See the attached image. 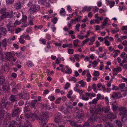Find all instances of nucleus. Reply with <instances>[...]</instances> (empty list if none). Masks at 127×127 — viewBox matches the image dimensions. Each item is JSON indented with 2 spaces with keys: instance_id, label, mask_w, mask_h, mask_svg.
Instances as JSON below:
<instances>
[{
  "instance_id": "423d86ee",
  "label": "nucleus",
  "mask_w": 127,
  "mask_h": 127,
  "mask_svg": "<svg viewBox=\"0 0 127 127\" xmlns=\"http://www.w3.org/2000/svg\"><path fill=\"white\" fill-rule=\"evenodd\" d=\"M120 115H126L127 116V108L125 106H121L119 109Z\"/></svg>"
},
{
  "instance_id": "de8ad7c7",
  "label": "nucleus",
  "mask_w": 127,
  "mask_h": 127,
  "mask_svg": "<svg viewBox=\"0 0 127 127\" xmlns=\"http://www.w3.org/2000/svg\"><path fill=\"white\" fill-rule=\"evenodd\" d=\"M57 18L55 17L53 19H52V22L54 24H55L57 22Z\"/></svg>"
},
{
  "instance_id": "f704fd0d",
  "label": "nucleus",
  "mask_w": 127,
  "mask_h": 127,
  "mask_svg": "<svg viewBox=\"0 0 127 127\" xmlns=\"http://www.w3.org/2000/svg\"><path fill=\"white\" fill-rule=\"evenodd\" d=\"M65 11L64 9L62 8L60 10V13L61 15H64L65 13Z\"/></svg>"
},
{
  "instance_id": "603ef678",
  "label": "nucleus",
  "mask_w": 127,
  "mask_h": 127,
  "mask_svg": "<svg viewBox=\"0 0 127 127\" xmlns=\"http://www.w3.org/2000/svg\"><path fill=\"white\" fill-rule=\"evenodd\" d=\"M21 30V29L20 28L15 29V33L17 34L18 33L20 32Z\"/></svg>"
},
{
  "instance_id": "4468645a",
  "label": "nucleus",
  "mask_w": 127,
  "mask_h": 127,
  "mask_svg": "<svg viewBox=\"0 0 127 127\" xmlns=\"http://www.w3.org/2000/svg\"><path fill=\"white\" fill-rule=\"evenodd\" d=\"M19 89L18 87V85L13 86L12 91L15 94L18 92V90Z\"/></svg>"
},
{
  "instance_id": "bf43d9fd",
  "label": "nucleus",
  "mask_w": 127,
  "mask_h": 127,
  "mask_svg": "<svg viewBox=\"0 0 127 127\" xmlns=\"http://www.w3.org/2000/svg\"><path fill=\"white\" fill-rule=\"evenodd\" d=\"M24 104V102L22 100H20L18 102L19 105L20 106H22Z\"/></svg>"
},
{
  "instance_id": "ddd939ff",
  "label": "nucleus",
  "mask_w": 127,
  "mask_h": 127,
  "mask_svg": "<svg viewBox=\"0 0 127 127\" xmlns=\"http://www.w3.org/2000/svg\"><path fill=\"white\" fill-rule=\"evenodd\" d=\"M37 102V100L36 99H35L34 100H32L31 102L30 103V107L32 109H35L36 108L35 107V104Z\"/></svg>"
},
{
  "instance_id": "864d4df0",
  "label": "nucleus",
  "mask_w": 127,
  "mask_h": 127,
  "mask_svg": "<svg viewBox=\"0 0 127 127\" xmlns=\"http://www.w3.org/2000/svg\"><path fill=\"white\" fill-rule=\"evenodd\" d=\"M90 40V39L89 38H87L85 40L83 41V44H84L88 42H89Z\"/></svg>"
},
{
  "instance_id": "39448f33",
  "label": "nucleus",
  "mask_w": 127,
  "mask_h": 127,
  "mask_svg": "<svg viewBox=\"0 0 127 127\" xmlns=\"http://www.w3.org/2000/svg\"><path fill=\"white\" fill-rule=\"evenodd\" d=\"M54 118L55 122L57 123H59L62 121V115L59 113H56L54 115Z\"/></svg>"
},
{
  "instance_id": "c9c22d12",
  "label": "nucleus",
  "mask_w": 127,
  "mask_h": 127,
  "mask_svg": "<svg viewBox=\"0 0 127 127\" xmlns=\"http://www.w3.org/2000/svg\"><path fill=\"white\" fill-rule=\"evenodd\" d=\"M108 18H106L103 20V22L102 23L103 25L104 26H105L107 24L108 21Z\"/></svg>"
},
{
  "instance_id": "79ce46f5",
  "label": "nucleus",
  "mask_w": 127,
  "mask_h": 127,
  "mask_svg": "<svg viewBox=\"0 0 127 127\" xmlns=\"http://www.w3.org/2000/svg\"><path fill=\"white\" fill-rule=\"evenodd\" d=\"M70 86V84L69 83H67L65 86V87H64V89H67Z\"/></svg>"
},
{
  "instance_id": "a18cd8bd",
  "label": "nucleus",
  "mask_w": 127,
  "mask_h": 127,
  "mask_svg": "<svg viewBox=\"0 0 127 127\" xmlns=\"http://www.w3.org/2000/svg\"><path fill=\"white\" fill-rule=\"evenodd\" d=\"M119 86L120 89H122L125 87V84L124 83H121L119 85Z\"/></svg>"
},
{
  "instance_id": "393cba45",
  "label": "nucleus",
  "mask_w": 127,
  "mask_h": 127,
  "mask_svg": "<svg viewBox=\"0 0 127 127\" xmlns=\"http://www.w3.org/2000/svg\"><path fill=\"white\" fill-rule=\"evenodd\" d=\"M70 124L73 127H75L77 124L76 122L75 121H70Z\"/></svg>"
},
{
  "instance_id": "4c0bfd02",
  "label": "nucleus",
  "mask_w": 127,
  "mask_h": 127,
  "mask_svg": "<svg viewBox=\"0 0 127 127\" xmlns=\"http://www.w3.org/2000/svg\"><path fill=\"white\" fill-rule=\"evenodd\" d=\"M67 71H65V72L66 73L68 74H70L72 73V70L71 69L69 68L68 69H66Z\"/></svg>"
},
{
  "instance_id": "2f4dec72",
  "label": "nucleus",
  "mask_w": 127,
  "mask_h": 127,
  "mask_svg": "<svg viewBox=\"0 0 127 127\" xmlns=\"http://www.w3.org/2000/svg\"><path fill=\"white\" fill-rule=\"evenodd\" d=\"M73 108V106L68 105L67 106L66 109V110L68 112H69Z\"/></svg>"
},
{
  "instance_id": "9b49d317",
  "label": "nucleus",
  "mask_w": 127,
  "mask_h": 127,
  "mask_svg": "<svg viewBox=\"0 0 127 127\" xmlns=\"http://www.w3.org/2000/svg\"><path fill=\"white\" fill-rule=\"evenodd\" d=\"M10 104V102L8 101H2L1 102V104L0 105V108L1 109L6 108L7 110V108L6 107V106L7 104Z\"/></svg>"
},
{
  "instance_id": "6e6d98bb",
  "label": "nucleus",
  "mask_w": 127,
  "mask_h": 127,
  "mask_svg": "<svg viewBox=\"0 0 127 127\" xmlns=\"http://www.w3.org/2000/svg\"><path fill=\"white\" fill-rule=\"evenodd\" d=\"M104 43L107 46H109L110 45V43L108 40H105Z\"/></svg>"
},
{
  "instance_id": "a19ab883",
  "label": "nucleus",
  "mask_w": 127,
  "mask_h": 127,
  "mask_svg": "<svg viewBox=\"0 0 127 127\" xmlns=\"http://www.w3.org/2000/svg\"><path fill=\"white\" fill-rule=\"evenodd\" d=\"M8 123V121L7 120L6 118L4 119L3 121V124L5 125H8L7 124Z\"/></svg>"
},
{
  "instance_id": "09e8293b",
  "label": "nucleus",
  "mask_w": 127,
  "mask_h": 127,
  "mask_svg": "<svg viewBox=\"0 0 127 127\" xmlns=\"http://www.w3.org/2000/svg\"><path fill=\"white\" fill-rule=\"evenodd\" d=\"M116 30H112L111 32L113 34H114L115 33H116L117 32L119 31V29L118 28H116Z\"/></svg>"
},
{
  "instance_id": "37998d69",
  "label": "nucleus",
  "mask_w": 127,
  "mask_h": 127,
  "mask_svg": "<svg viewBox=\"0 0 127 127\" xmlns=\"http://www.w3.org/2000/svg\"><path fill=\"white\" fill-rule=\"evenodd\" d=\"M61 98L59 97L55 101V103L56 104L59 103L60 102V101L61 100Z\"/></svg>"
},
{
  "instance_id": "774afa93",
  "label": "nucleus",
  "mask_w": 127,
  "mask_h": 127,
  "mask_svg": "<svg viewBox=\"0 0 127 127\" xmlns=\"http://www.w3.org/2000/svg\"><path fill=\"white\" fill-rule=\"evenodd\" d=\"M67 10L69 12H71L72 11V10L70 6H67Z\"/></svg>"
},
{
  "instance_id": "7ed1b4c3",
  "label": "nucleus",
  "mask_w": 127,
  "mask_h": 127,
  "mask_svg": "<svg viewBox=\"0 0 127 127\" xmlns=\"http://www.w3.org/2000/svg\"><path fill=\"white\" fill-rule=\"evenodd\" d=\"M76 115L77 121L78 123H80L82 121L83 117L84 115L83 110H79V113L76 112Z\"/></svg>"
},
{
  "instance_id": "b1692460",
  "label": "nucleus",
  "mask_w": 127,
  "mask_h": 127,
  "mask_svg": "<svg viewBox=\"0 0 127 127\" xmlns=\"http://www.w3.org/2000/svg\"><path fill=\"white\" fill-rule=\"evenodd\" d=\"M105 127H113V124L109 122H106L104 124Z\"/></svg>"
},
{
  "instance_id": "ea45409f",
  "label": "nucleus",
  "mask_w": 127,
  "mask_h": 127,
  "mask_svg": "<svg viewBox=\"0 0 127 127\" xmlns=\"http://www.w3.org/2000/svg\"><path fill=\"white\" fill-rule=\"evenodd\" d=\"M27 17L26 16H24L22 19L23 22H26Z\"/></svg>"
},
{
  "instance_id": "13d9d810",
  "label": "nucleus",
  "mask_w": 127,
  "mask_h": 127,
  "mask_svg": "<svg viewBox=\"0 0 127 127\" xmlns=\"http://www.w3.org/2000/svg\"><path fill=\"white\" fill-rule=\"evenodd\" d=\"M114 71H116L117 72H119L121 71V68L120 67H118L117 68H114Z\"/></svg>"
},
{
  "instance_id": "e2e57ef3",
  "label": "nucleus",
  "mask_w": 127,
  "mask_h": 127,
  "mask_svg": "<svg viewBox=\"0 0 127 127\" xmlns=\"http://www.w3.org/2000/svg\"><path fill=\"white\" fill-rule=\"evenodd\" d=\"M86 96H92V97L94 96V95H93L92 94H91L89 93H86Z\"/></svg>"
},
{
  "instance_id": "c756f323",
  "label": "nucleus",
  "mask_w": 127,
  "mask_h": 127,
  "mask_svg": "<svg viewBox=\"0 0 127 127\" xmlns=\"http://www.w3.org/2000/svg\"><path fill=\"white\" fill-rule=\"evenodd\" d=\"M120 94V93H116L115 92H114L113 93L111 97L113 98H115L117 97L118 95H119Z\"/></svg>"
},
{
  "instance_id": "69168bd1",
  "label": "nucleus",
  "mask_w": 127,
  "mask_h": 127,
  "mask_svg": "<svg viewBox=\"0 0 127 127\" xmlns=\"http://www.w3.org/2000/svg\"><path fill=\"white\" fill-rule=\"evenodd\" d=\"M122 44L125 46H127V41L125 40L123 41L122 43Z\"/></svg>"
},
{
  "instance_id": "5fc2aeb1",
  "label": "nucleus",
  "mask_w": 127,
  "mask_h": 127,
  "mask_svg": "<svg viewBox=\"0 0 127 127\" xmlns=\"http://www.w3.org/2000/svg\"><path fill=\"white\" fill-rule=\"evenodd\" d=\"M98 63L97 62H96L95 61H94L92 63L93 66L94 67H95L97 66Z\"/></svg>"
},
{
  "instance_id": "f03ea898",
  "label": "nucleus",
  "mask_w": 127,
  "mask_h": 127,
  "mask_svg": "<svg viewBox=\"0 0 127 127\" xmlns=\"http://www.w3.org/2000/svg\"><path fill=\"white\" fill-rule=\"evenodd\" d=\"M48 118V116L44 112H43L38 117V120H40L39 122V123L41 125H43L45 124V121L47 120Z\"/></svg>"
},
{
  "instance_id": "f8f14e48",
  "label": "nucleus",
  "mask_w": 127,
  "mask_h": 127,
  "mask_svg": "<svg viewBox=\"0 0 127 127\" xmlns=\"http://www.w3.org/2000/svg\"><path fill=\"white\" fill-rule=\"evenodd\" d=\"M14 56L12 52H8L6 53V58L7 60L10 61V59Z\"/></svg>"
},
{
  "instance_id": "f257e3e1",
  "label": "nucleus",
  "mask_w": 127,
  "mask_h": 127,
  "mask_svg": "<svg viewBox=\"0 0 127 127\" xmlns=\"http://www.w3.org/2000/svg\"><path fill=\"white\" fill-rule=\"evenodd\" d=\"M110 110V108L109 106L102 107L101 106L98 105L96 107L95 110H91L90 112L92 115V117L95 120H96V119L100 117L101 112L103 111L105 113H108Z\"/></svg>"
},
{
  "instance_id": "7c9ffc66",
  "label": "nucleus",
  "mask_w": 127,
  "mask_h": 127,
  "mask_svg": "<svg viewBox=\"0 0 127 127\" xmlns=\"http://www.w3.org/2000/svg\"><path fill=\"white\" fill-rule=\"evenodd\" d=\"M5 81V79L4 76H3L0 78V85L3 84Z\"/></svg>"
},
{
  "instance_id": "0eeeda50",
  "label": "nucleus",
  "mask_w": 127,
  "mask_h": 127,
  "mask_svg": "<svg viewBox=\"0 0 127 127\" xmlns=\"http://www.w3.org/2000/svg\"><path fill=\"white\" fill-rule=\"evenodd\" d=\"M13 13L12 11L10 13L8 12H5L0 16V18L1 20H3L5 18L12 17L13 16Z\"/></svg>"
},
{
  "instance_id": "4be33fe9",
  "label": "nucleus",
  "mask_w": 127,
  "mask_h": 127,
  "mask_svg": "<svg viewBox=\"0 0 127 127\" xmlns=\"http://www.w3.org/2000/svg\"><path fill=\"white\" fill-rule=\"evenodd\" d=\"M78 83L81 84V87H84L86 85V83L83 80L80 81L78 82Z\"/></svg>"
},
{
  "instance_id": "338daca9",
  "label": "nucleus",
  "mask_w": 127,
  "mask_h": 127,
  "mask_svg": "<svg viewBox=\"0 0 127 127\" xmlns=\"http://www.w3.org/2000/svg\"><path fill=\"white\" fill-rule=\"evenodd\" d=\"M8 87L7 85H4L2 87V88L3 90L4 91L7 90V89H8Z\"/></svg>"
},
{
  "instance_id": "49530a36",
  "label": "nucleus",
  "mask_w": 127,
  "mask_h": 127,
  "mask_svg": "<svg viewBox=\"0 0 127 127\" xmlns=\"http://www.w3.org/2000/svg\"><path fill=\"white\" fill-rule=\"evenodd\" d=\"M27 66L29 67H31L33 65V64L32 63V62L31 61H29L27 63Z\"/></svg>"
},
{
  "instance_id": "1a4fd4ad",
  "label": "nucleus",
  "mask_w": 127,
  "mask_h": 127,
  "mask_svg": "<svg viewBox=\"0 0 127 127\" xmlns=\"http://www.w3.org/2000/svg\"><path fill=\"white\" fill-rule=\"evenodd\" d=\"M21 125L15 121L12 120L10 123L8 127H21Z\"/></svg>"
},
{
  "instance_id": "c03bdc74",
  "label": "nucleus",
  "mask_w": 127,
  "mask_h": 127,
  "mask_svg": "<svg viewBox=\"0 0 127 127\" xmlns=\"http://www.w3.org/2000/svg\"><path fill=\"white\" fill-rule=\"evenodd\" d=\"M74 56L77 61H79V57L80 55H79L78 54H74Z\"/></svg>"
},
{
  "instance_id": "6e6552de",
  "label": "nucleus",
  "mask_w": 127,
  "mask_h": 127,
  "mask_svg": "<svg viewBox=\"0 0 127 127\" xmlns=\"http://www.w3.org/2000/svg\"><path fill=\"white\" fill-rule=\"evenodd\" d=\"M25 117L26 118L28 119V120H26L28 123H30L29 120H31V119L29 120V119L31 118L32 119V121L33 120L32 119H36L38 120V117L36 114H29L27 115H25Z\"/></svg>"
},
{
  "instance_id": "0e129e2a",
  "label": "nucleus",
  "mask_w": 127,
  "mask_h": 127,
  "mask_svg": "<svg viewBox=\"0 0 127 127\" xmlns=\"http://www.w3.org/2000/svg\"><path fill=\"white\" fill-rule=\"evenodd\" d=\"M113 88H112V90H118L119 89L118 88L117 86H116L114 85H113Z\"/></svg>"
},
{
  "instance_id": "f3484780",
  "label": "nucleus",
  "mask_w": 127,
  "mask_h": 127,
  "mask_svg": "<svg viewBox=\"0 0 127 127\" xmlns=\"http://www.w3.org/2000/svg\"><path fill=\"white\" fill-rule=\"evenodd\" d=\"M21 5L20 2H19L15 4L14 5V7L16 9L18 10L21 8Z\"/></svg>"
},
{
  "instance_id": "412c9836",
  "label": "nucleus",
  "mask_w": 127,
  "mask_h": 127,
  "mask_svg": "<svg viewBox=\"0 0 127 127\" xmlns=\"http://www.w3.org/2000/svg\"><path fill=\"white\" fill-rule=\"evenodd\" d=\"M52 106V104H50L48 103H47L45 105L44 107L50 110L51 109V107Z\"/></svg>"
},
{
  "instance_id": "9d476101",
  "label": "nucleus",
  "mask_w": 127,
  "mask_h": 127,
  "mask_svg": "<svg viewBox=\"0 0 127 127\" xmlns=\"http://www.w3.org/2000/svg\"><path fill=\"white\" fill-rule=\"evenodd\" d=\"M20 112V109H14L12 113V117L13 118L18 117Z\"/></svg>"
},
{
  "instance_id": "8fccbe9b",
  "label": "nucleus",
  "mask_w": 127,
  "mask_h": 127,
  "mask_svg": "<svg viewBox=\"0 0 127 127\" xmlns=\"http://www.w3.org/2000/svg\"><path fill=\"white\" fill-rule=\"evenodd\" d=\"M89 126V123L86 122L82 126V127H88Z\"/></svg>"
},
{
  "instance_id": "5701e85b",
  "label": "nucleus",
  "mask_w": 127,
  "mask_h": 127,
  "mask_svg": "<svg viewBox=\"0 0 127 127\" xmlns=\"http://www.w3.org/2000/svg\"><path fill=\"white\" fill-rule=\"evenodd\" d=\"M8 41V40L7 41L6 39L5 38L2 40V45L4 47H6L7 45V42Z\"/></svg>"
},
{
  "instance_id": "e433bc0d",
  "label": "nucleus",
  "mask_w": 127,
  "mask_h": 127,
  "mask_svg": "<svg viewBox=\"0 0 127 127\" xmlns=\"http://www.w3.org/2000/svg\"><path fill=\"white\" fill-rule=\"evenodd\" d=\"M79 41L78 39H76V40L74 41L73 43L74 46V47H75L77 46L78 43Z\"/></svg>"
},
{
  "instance_id": "c85d7f7f",
  "label": "nucleus",
  "mask_w": 127,
  "mask_h": 127,
  "mask_svg": "<svg viewBox=\"0 0 127 127\" xmlns=\"http://www.w3.org/2000/svg\"><path fill=\"white\" fill-rule=\"evenodd\" d=\"M24 113L26 114L25 115L30 114L29 109L26 107H25Z\"/></svg>"
},
{
  "instance_id": "6ab92c4d",
  "label": "nucleus",
  "mask_w": 127,
  "mask_h": 127,
  "mask_svg": "<svg viewBox=\"0 0 127 127\" xmlns=\"http://www.w3.org/2000/svg\"><path fill=\"white\" fill-rule=\"evenodd\" d=\"M115 4V2L113 1H108L107 4V5H110V7L112 8L114 5Z\"/></svg>"
},
{
  "instance_id": "dca6fc26",
  "label": "nucleus",
  "mask_w": 127,
  "mask_h": 127,
  "mask_svg": "<svg viewBox=\"0 0 127 127\" xmlns=\"http://www.w3.org/2000/svg\"><path fill=\"white\" fill-rule=\"evenodd\" d=\"M7 28L8 31H10L11 33H14V28L13 26H11L10 25L9 26H8Z\"/></svg>"
},
{
  "instance_id": "72a5a7b5",
  "label": "nucleus",
  "mask_w": 127,
  "mask_h": 127,
  "mask_svg": "<svg viewBox=\"0 0 127 127\" xmlns=\"http://www.w3.org/2000/svg\"><path fill=\"white\" fill-rule=\"evenodd\" d=\"M116 125L119 127H122V124L121 122L119 121H116Z\"/></svg>"
},
{
  "instance_id": "052dcab7",
  "label": "nucleus",
  "mask_w": 127,
  "mask_h": 127,
  "mask_svg": "<svg viewBox=\"0 0 127 127\" xmlns=\"http://www.w3.org/2000/svg\"><path fill=\"white\" fill-rule=\"evenodd\" d=\"M49 91L47 89L46 90L44 91L43 95H44L45 96L47 94H48L49 93Z\"/></svg>"
},
{
  "instance_id": "473e14b6",
  "label": "nucleus",
  "mask_w": 127,
  "mask_h": 127,
  "mask_svg": "<svg viewBox=\"0 0 127 127\" xmlns=\"http://www.w3.org/2000/svg\"><path fill=\"white\" fill-rule=\"evenodd\" d=\"M78 18H75L74 19H72V20L70 21V22L71 23L73 24L74 23H75L76 22H78Z\"/></svg>"
},
{
  "instance_id": "4d7b16f0",
  "label": "nucleus",
  "mask_w": 127,
  "mask_h": 127,
  "mask_svg": "<svg viewBox=\"0 0 127 127\" xmlns=\"http://www.w3.org/2000/svg\"><path fill=\"white\" fill-rule=\"evenodd\" d=\"M73 49H70L68 50V53L70 54H73Z\"/></svg>"
},
{
  "instance_id": "58836bf2",
  "label": "nucleus",
  "mask_w": 127,
  "mask_h": 127,
  "mask_svg": "<svg viewBox=\"0 0 127 127\" xmlns=\"http://www.w3.org/2000/svg\"><path fill=\"white\" fill-rule=\"evenodd\" d=\"M14 1V0H6V2L7 4H11Z\"/></svg>"
},
{
  "instance_id": "2eb2a0df",
  "label": "nucleus",
  "mask_w": 127,
  "mask_h": 127,
  "mask_svg": "<svg viewBox=\"0 0 127 127\" xmlns=\"http://www.w3.org/2000/svg\"><path fill=\"white\" fill-rule=\"evenodd\" d=\"M9 99L11 102H14L16 101L18 98L16 96L14 95H11L9 97Z\"/></svg>"
},
{
  "instance_id": "aec40b11",
  "label": "nucleus",
  "mask_w": 127,
  "mask_h": 127,
  "mask_svg": "<svg viewBox=\"0 0 127 127\" xmlns=\"http://www.w3.org/2000/svg\"><path fill=\"white\" fill-rule=\"evenodd\" d=\"M114 104V103L112 104V108L113 110L114 111H117L119 109V108L118 106L116 105L115 104Z\"/></svg>"
},
{
  "instance_id": "bb28decb",
  "label": "nucleus",
  "mask_w": 127,
  "mask_h": 127,
  "mask_svg": "<svg viewBox=\"0 0 127 127\" xmlns=\"http://www.w3.org/2000/svg\"><path fill=\"white\" fill-rule=\"evenodd\" d=\"M123 116L121 119L122 121L124 123H125L127 121V116L126 115Z\"/></svg>"
},
{
  "instance_id": "a878e982",
  "label": "nucleus",
  "mask_w": 127,
  "mask_h": 127,
  "mask_svg": "<svg viewBox=\"0 0 127 127\" xmlns=\"http://www.w3.org/2000/svg\"><path fill=\"white\" fill-rule=\"evenodd\" d=\"M99 20L98 19H96L95 20L94 19L91 20L90 21L91 24H94L95 23H96L97 24H98L99 23Z\"/></svg>"
},
{
  "instance_id": "680f3d73",
  "label": "nucleus",
  "mask_w": 127,
  "mask_h": 127,
  "mask_svg": "<svg viewBox=\"0 0 127 127\" xmlns=\"http://www.w3.org/2000/svg\"><path fill=\"white\" fill-rule=\"evenodd\" d=\"M93 75L95 76H98L99 75V73L97 71H96L94 73Z\"/></svg>"
},
{
  "instance_id": "3c124183",
  "label": "nucleus",
  "mask_w": 127,
  "mask_h": 127,
  "mask_svg": "<svg viewBox=\"0 0 127 127\" xmlns=\"http://www.w3.org/2000/svg\"><path fill=\"white\" fill-rule=\"evenodd\" d=\"M6 10V8H2L0 10V13L1 14H3V13Z\"/></svg>"
},
{
  "instance_id": "20e7f679",
  "label": "nucleus",
  "mask_w": 127,
  "mask_h": 127,
  "mask_svg": "<svg viewBox=\"0 0 127 127\" xmlns=\"http://www.w3.org/2000/svg\"><path fill=\"white\" fill-rule=\"evenodd\" d=\"M40 8V6L37 5H33L31 6L29 10V12L31 14L38 11Z\"/></svg>"
},
{
  "instance_id": "cd10ccee",
  "label": "nucleus",
  "mask_w": 127,
  "mask_h": 127,
  "mask_svg": "<svg viewBox=\"0 0 127 127\" xmlns=\"http://www.w3.org/2000/svg\"><path fill=\"white\" fill-rule=\"evenodd\" d=\"M24 38V36L22 35L19 38V41L22 44H23L24 43L25 41L23 39V38Z\"/></svg>"
},
{
  "instance_id": "a211bd4d",
  "label": "nucleus",
  "mask_w": 127,
  "mask_h": 127,
  "mask_svg": "<svg viewBox=\"0 0 127 127\" xmlns=\"http://www.w3.org/2000/svg\"><path fill=\"white\" fill-rule=\"evenodd\" d=\"M116 116L114 114L110 113L107 115V118L109 119H114L116 118Z\"/></svg>"
}]
</instances>
